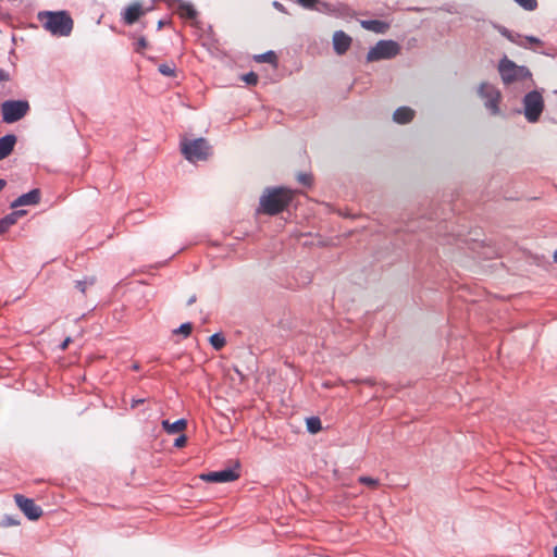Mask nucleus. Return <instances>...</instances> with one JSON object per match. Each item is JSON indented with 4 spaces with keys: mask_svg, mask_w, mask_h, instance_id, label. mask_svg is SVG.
I'll return each instance as SVG.
<instances>
[{
    "mask_svg": "<svg viewBox=\"0 0 557 557\" xmlns=\"http://www.w3.org/2000/svg\"><path fill=\"white\" fill-rule=\"evenodd\" d=\"M295 191L285 187L267 188L260 198L259 212L275 215L284 211L294 199Z\"/></svg>",
    "mask_w": 557,
    "mask_h": 557,
    "instance_id": "1",
    "label": "nucleus"
},
{
    "mask_svg": "<svg viewBox=\"0 0 557 557\" xmlns=\"http://www.w3.org/2000/svg\"><path fill=\"white\" fill-rule=\"evenodd\" d=\"M38 20L54 36H69L73 29V20L65 11L40 12Z\"/></svg>",
    "mask_w": 557,
    "mask_h": 557,
    "instance_id": "2",
    "label": "nucleus"
},
{
    "mask_svg": "<svg viewBox=\"0 0 557 557\" xmlns=\"http://www.w3.org/2000/svg\"><path fill=\"white\" fill-rule=\"evenodd\" d=\"M498 72L504 84L509 85L515 82L524 81L531 77L528 67L518 65L513 61L504 57L498 64Z\"/></svg>",
    "mask_w": 557,
    "mask_h": 557,
    "instance_id": "3",
    "label": "nucleus"
},
{
    "mask_svg": "<svg viewBox=\"0 0 557 557\" xmlns=\"http://www.w3.org/2000/svg\"><path fill=\"white\" fill-rule=\"evenodd\" d=\"M401 47L394 40H380L367 53V62L389 60L400 53Z\"/></svg>",
    "mask_w": 557,
    "mask_h": 557,
    "instance_id": "4",
    "label": "nucleus"
},
{
    "mask_svg": "<svg viewBox=\"0 0 557 557\" xmlns=\"http://www.w3.org/2000/svg\"><path fill=\"white\" fill-rule=\"evenodd\" d=\"M182 153L190 162L207 160L211 154V147L203 138L183 140Z\"/></svg>",
    "mask_w": 557,
    "mask_h": 557,
    "instance_id": "5",
    "label": "nucleus"
},
{
    "mask_svg": "<svg viewBox=\"0 0 557 557\" xmlns=\"http://www.w3.org/2000/svg\"><path fill=\"white\" fill-rule=\"evenodd\" d=\"M14 500L17 507L29 520H38L42 516V509L30 498L16 494Z\"/></svg>",
    "mask_w": 557,
    "mask_h": 557,
    "instance_id": "6",
    "label": "nucleus"
},
{
    "mask_svg": "<svg viewBox=\"0 0 557 557\" xmlns=\"http://www.w3.org/2000/svg\"><path fill=\"white\" fill-rule=\"evenodd\" d=\"M479 97L484 104H498L502 100V94L499 89L490 83H482L478 88Z\"/></svg>",
    "mask_w": 557,
    "mask_h": 557,
    "instance_id": "7",
    "label": "nucleus"
},
{
    "mask_svg": "<svg viewBox=\"0 0 557 557\" xmlns=\"http://www.w3.org/2000/svg\"><path fill=\"white\" fill-rule=\"evenodd\" d=\"M200 478L203 481L207 482H216V483H224V482H233L239 478V474L231 469H224L221 471H214L201 474Z\"/></svg>",
    "mask_w": 557,
    "mask_h": 557,
    "instance_id": "8",
    "label": "nucleus"
},
{
    "mask_svg": "<svg viewBox=\"0 0 557 557\" xmlns=\"http://www.w3.org/2000/svg\"><path fill=\"white\" fill-rule=\"evenodd\" d=\"M29 107H2V119L5 123L11 124L23 119Z\"/></svg>",
    "mask_w": 557,
    "mask_h": 557,
    "instance_id": "9",
    "label": "nucleus"
},
{
    "mask_svg": "<svg viewBox=\"0 0 557 557\" xmlns=\"http://www.w3.org/2000/svg\"><path fill=\"white\" fill-rule=\"evenodd\" d=\"M351 45V38L343 30H337L333 35V46L337 54H344Z\"/></svg>",
    "mask_w": 557,
    "mask_h": 557,
    "instance_id": "10",
    "label": "nucleus"
},
{
    "mask_svg": "<svg viewBox=\"0 0 557 557\" xmlns=\"http://www.w3.org/2000/svg\"><path fill=\"white\" fill-rule=\"evenodd\" d=\"M40 190L39 189H33L26 194H23L18 198H16L12 203L11 208H17L22 206H34L37 205L40 201Z\"/></svg>",
    "mask_w": 557,
    "mask_h": 557,
    "instance_id": "11",
    "label": "nucleus"
},
{
    "mask_svg": "<svg viewBox=\"0 0 557 557\" xmlns=\"http://www.w3.org/2000/svg\"><path fill=\"white\" fill-rule=\"evenodd\" d=\"M145 14V11L139 2H134L129 4L123 14V20L127 25H133L136 23L141 15Z\"/></svg>",
    "mask_w": 557,
    "mask_h": 557,
    "instance_id": "12",
    "label": "nucleus"
},
{
    "mask_svg": "<svg viewBox=\"0 0 557 557\" xmlns=\"http://www.w3.org/2000/svg\"><path fill=\"white\" fill-rule=\"evenodd\" d=\"M16 141L17 138L13 134H8L0 138V161L13 152Z\"/></svg>",
    "mask_w": 557,
    "mask_h": 557,
    "instance_id": "13",
    "label": "nucleus"
},
{
    "mask_svg": "<svg viewBox=\"0 0 557 557\" xmlns=\"http://www.w3.org/2000/svg\"><path fill=\"white\" fill-rule=\"evenodd\" d=\"M24 214H26V211L25 210H17V211H14L8 215H5L4 218H2L0 220V235L4 234L5 232H8V230L14 225L17 220L23 216Z\"/></svg>",
    "mask_w": 557,
    "mask_h": 557,
    "instance_id": "14",
    "label": "nucleus"
},
{
    "mask_svg": "<svg viewBox=\"0 0 557 557\" xmlns=\"http://www.w3.org/2000/svg\"><path fill=\"white\" fill-rule=\"evenodd\" d=\"M360 24L364 29L376 34H384L389 28V25L386 22L380 20H363Z\"/></svg>",
    "mask_w": 557,
    "mask_h": 557,
    "instance_id": "15",
    "label": "nucleus"
},
{
    "mask_svg": "<svg viewBox=\"0 0 557 557\" xmlns=\"http://www.w3.org/2000/svg\"><path fill=\"white\" fill-rule=\"evenodd\" d=\"M414 116L413 110L410 107H398V109L394 112L393 119L395 122L399 124H405L410 122Z\"/></svg>",
    "mask_w": 557,
    "mask_h": 557,
    "instance_id": "16",
    "label": "nucleus"
},
{
    "mask_svg": "<svg viewBox=\"0 0 557 557\" xmlns=\"http://www.w3.org/2000/svg\"><path fill=\"white\" fill-rule=\"evenodd\" d=\"M176 2H177L176 10L181 17L194 20L197 16V11L190 3L185 2L183 0H177Z\"/></svg>",
    "mask_w": 557,
    "mask_h": 557,
    "instance_id": "17",
    "label": "nucleus"
},
{
    "mask_svg": "<svg viewBox=\"0 0 557 557\" xmlns=\"http://www.w3.org/2000/svg\"><path fill=\"white\" fill-rule=\"evenodd\" d=\"M161 424L164 431L169 434L181 433L187 428V421L185 419H180L173 423L169 420H163Z\"/></svg>",
    "mask_w": 557,
    "mask_h": 557,
    "instance_id": "18",
    "label": "nucleus"
},
{
    "mask_svg": "<svg viewBox=\"0 0 557 557\" xmlns=\"http://www.w3.org/2000/svg\"><path fill=\"white\" fill-rule=\"evenodd\" d=\"M542 111L543 107H524V115L529 122H536Z\"/></svg>",
    "mask_w": 557,
    "mask_h": 557,
    "instance_id": "19",
    "label": "nucleus"
},
{
    "mask_svg": "<svg viewBox=\"0 0 557 557\" xmlns=\"http://www.w3.org/2000/svg\"><path fill=\"white\" fill-rule=\"evenodd\" d=\"M523 104H543V96L540 91L534 90L524 96Z\"/></svg>",
    "mask_w": 557,
    "mask_h": 557,
    "instance_id": "20",
    "label": "nucleus"
},
{
    "mask_svg": "<svg viewBox=\"0 0 557 557\" xmlns=\"http://www.w3.org/2000/svg\"><path fill=\"white\" fill-rule=\"evenodd\" d=\"M307 429L312 434L318 433L322 429L321 420L315 417L307 419Z\"/></svg>",
    "mask_w": 557,
    "mask_h": 557,
    "instance_id": "21",
    "label": "nucleus"
},
{
    "mask_svg": "<svg viewBox=\"0 0 557 557\" xmlns=\"http://www.w3.org/2000/svg\"><path fill=\"white\" fill-rule=\"evenodd\" d=\"M210 344L215 350H220L225 346V338L221 334H213L209 338Z\"/></svg>",
    "mask_w": 557,
    "mask_h": 557,
    "instance_id": "22",
    "label": "nucleus"
},
{
    "mask_svg": "<svg viewBox=\"0 0 557 557\" xmlns=\"http://www.w3.org/2000/svg\"><path fill=\"white\" fill-rule=\"evenodd\" d=\"M159 72L168 77H174L176 75V70L174 64L164 63L159 66Z\"/></svg>",
    "mask_w": 557,
    "mask_h": 557,
    "instance_id": "23",
    "label": "nucleus"
},
{
    "mask_svg": "<svg viewBox=\"0 0 557 557\" xmlns=\"http://www.w3.org/2000/svg\"><path fill=\"white\" fill-rule=\"evenodd\" d=\"M256 59L259 62H267L271 64H276L277 61L276 54L273 51H268L263 54H260Z\"/></svg>",
    "mask_w": 557,
    "mask_h": 557,
    "instance_id": "24",
    "label": "nucleus"
},
{
    "mask_svg": "<svg viewBox=\"0 0 557 557\" xmlns=\"http://www.w3.org/2000/svg\"><path fill=\"white\" fill-rule=\"evenodd\" d=\"M521 8L528 11H533L537 7L536 0H515Z\"/></svg>",
    "mask_w": 557,
    "mask_h": 557,
    "instance_id": "25",
    "label": "nucleus"
},
{
    "mask_svg": "<svg viewBox=\"0 0 557 557\" xmlns=\"http://www.w3.org/2000/svg\"><path fill=\"white\" fill-rule=\"evenodd\" d=\"M193 331V324L187 322L183 323L177 330L174 331L175 334H182L185 337L189 336Z\"/></svg>",
    "mask_w": 557,
    "mask_h": 557,
    "instance_id": "26",
    "label": "nucleus"
},
{
    "mask_svg": "<svg viewBox=\"0 0 557 557\" xmlns=\"http://www.w3.org/2000/svg\"><path fill=\"white\" fill-rule=\"evenodd\" d=\"M336 16L348 17L351 16V10L346 5H339L336 9L332 10Z\"/></svg>",
    "mask_w": 557,
    "mask_h": 557,
    "instance_id": "27",
    "label": "nucleus"
},
{
    "mask_svg": "<svg viewBox=\"0 0 557 557\" xmlns=\"http://www.w3.org/2000/svg\"><path fill=\"white\" fill-rule=\"evenodd\" d=\"M358 481L361 484L368 485L371 488H376L379 486V480L370 478V476H360Z\"/></svg>",
    "mask_w": 557,
    "mask_h": 557,
    "instance_id": "28",
    "label": "nucleus"
},
{
    "mask_svg": "<svg viewBox=\"0 0 557 557\" xmlns=\"http://www.w3.org/2000/svg\"><path fill=\"white\" fill-rule=\"evenodd\" d=\"M297 180L300 184L310 186L312 184V176L308 173H299Z\"/></svg>",
    "mask_w": 557,
    "mask_h": 557,
    "instance_id": "29",
    "label": "nucleus"
},
{
    "mask_svg": "<svg viewBox=\"0 0 557 557\" xmlns=\"http://www.w3.org/2000/svg\"><path fill=\"white\" fill-rule=\"evenodd\" d=\"M242 79L247 83L248 85H256L258 82V75L253 72H250L248 74H245Z\"/></svg>",
    "mask_w": 557,
    "mask_h": 557,
    "instance_id": "30",
    "label": "nucleus"
},
{
    "mask_svg": "<svg viewBox=\"0 0 557 557\" xmlns=\"http://www.w3.org/2000/svg\"><path fill=\"white\" fill-rule=\"evenodd\" d=\"M300 5L306 9H313L318 3V0H296Z\"/></svg>",
    "mask_w": 557,
    "mask_h": 557,
    "instance_id": "31",
    "label": "nucleus"
},
{
    "mask_svg": "<svg viewBox=\"0 0 557 557\" xmlns=\"http://www.w3.org/2000/svg\"><path fill=\"white\" fill-rule=\"evenodd\" d=\"M147 46H148L147 40L144 37H141L138 39V41L136 44V51L141 52L144 49L147 48Z\"/></svg>",
    "mask_w": 557,
    "mask_h": 557,
    "instance_id": "32",
    "label": "nucleus"
},
{
    "mask_svg": "<svg viewBox=\"0 0 557 557\" xmlns=\"http://www.w3.org/2000/svg\"><path fill=\"white\" fill-rule=\"evenodd\" d=\"M187 443V437L185 435H181L180 437H177L174 442V446L177 447V448H182L186 445Z\"/></svg>",
    "mask_w": 557,
    "mask_h": 557,
    "instance_id": "33",
    "label": "nucleus"
},
{
    "mask_svg": "<svg viewBox=\"0 0 557 557\" xmlns=\"http://www.w3.org/2000/svg\"><path fill=\"white\" fill-rule=\"evenodd\" d=\"M75 287L82 292L83 294H85L86 292V288H87V282L86 281H77L76 284H75Z\"/></svg>",
    "mask_w": 557,
    "mask_h": 557,
    "instance_id": "34",
    "label": "nucleus"
},
{
    "mask_svg": "<svg viewBox=\"0 0 557 557\" xmlns=\"http://www.w3.org/2000/svg\"><path fill=\"white\" fill-rule=\"evenodd\" d=\"M0 81H2V82L9 81V74L4 70H0Z\"/></svg>",
    "mask_w": 557,
    "mask_h": 557,
    "instance_id": "35",
    "label": "nucleus"
},
{
    "mask_svg": "<svg viewBox=\"0 0 557 557\" xmlns=\"http://www.w3.org/2000/svg\"><path fill=\"white\" fill-rule=\"evenodd\" d=\"M145 399H133L132 400V404H131V407L132 408H136L137 406L144 404Z\"/></svg>",
    "mask_w": 557,
    "mask_h": 557,
    "instance_id": "36",
    "label": "nucleus"
},
{
    "mask_svg": "<svg viewBox=\"0 0 557 557\" xmlns=\"http://www.w3.org/2000/svg\"><path fill=\"white\" fill-rule=\"evenodd\" d=\"M527 40H528L529 42H531V44H536V45H541V44H542V42H541V40H540L539 38H536V37H532V36L527 37Z\"/></svg>",
    "mask_w": 557,
    "mask_h": 557,
    "instance_id": "37",
    "label": "nucleus"
},
{
    "mask_svg": "<svg viewBox=\"0 0 557 557\" xmlns=\"http://www.w3.org/2000/svg\"><path fill=\"white\" fill-rule=\"evenodd\" d=\"M2 104L11 106V104H28V103L27 102H23V101L8 100V101H4Z\"/></svg>",
    "mask_w": 557,
    "mask_h": 557,
    "instance_id": "38",
    "label": "nucleus"
},
{
    "mask_svg": "<svg viewBox=\"0 0 557 557\" xmlns=\"http://www.w3.org/2000/svg\"><path fill=\"white\" fill-rule=\"evenodd\" d=\"M70 342H71L70 337L65 338L64 342L61 344V349L65 350L67 348Z\"/></svg>",
    "mask_w": 557,
    "mask_h": 557,
    "instance_id": "39",
    "label": "nucleus"
},
{
    "mask_svg": "<svg viewBox=\"0 0 557 557\" xmlns=\"http://www.w3.org/2000/svg\"><path fill=\"white\" fill-rule=\"evenodd\" d=\"M552 119L557 123V107H553Z\"/></svg>",
    "mask_w": 557,
    "mask_h": 557,
    "instance_id": "40",
    "label": "nucleus"
},
{
    "mask_svg": "<svg viewBox=\"0 0 557 557\" xmlns=\"http://www.w3.org/2000/svg\"><path fill=\"white\" fill-rule=\"evenodd\" d=\"M7 182L3 178H0V191L5 187Z\"/></svg>",
    "mask_w": 557,
    "mask_h": 557,
    "instance_id": "41",
    "label": "nucleus"
},
{
    "mask_svg": "<svg viewBox=\"0 0 557 557\" xmlns=\"http://www.w3.org/2000/svg\"><path fill=\"white\" fill-rule=\"evenodd\" d=\"M195 301H196V296H193V297H190V299L188 300L187 305H188V306H190V305H193Z\"/></svg>",
    "mask_w": 557,
    "mask_h": 557,
    "instance_id": "42",
    "label": "nucleus"
},
{
    "mask_svg": "<svg viewBox=\"0 0 557 557\" xmlns=\"http://www.w3.org/2000/svg\"><path fill=\"white\" fill-rule=\"evenodd\" d=\"M491 109H492V114H496L498 111V107H496V106L491 107Z\"/></svg>",
    "mask_w": 557,
    "mask_h": 557,
    "instance_id": "43",
    "label": "nucleus"
},
{
    "mask_svg": "<svg viewBox=\"0 0 557 557\" xmlns=\"http://www.w3.org/2000/svg\"><path fill=\"white\" fill-rule=\"evenodd\" d=\"M8 524L9 525H16V524H18V522L15 521V520H9Z\"/></svg>",
    "mask_w": 557,
    "mask_h": 557,
    "instance_id": "44",
    "label": "nucleus"
},
{
    "mask_svg": "<svg viewBox=\"0 0 557 557\" xmlns=\"http://www.w3.org/2000/svg\"><path fill=\"white\" fill-rule=\"evenodd\" d=\"M274 7L277 8V9H281L282 4H280L278 2H274Z\"/></svg>",
    "mask_w": 557,
    "mask_h": 557,
    "instance_id": "45",
    "label": "nucleus"
},
{
    "mask_svg": "<svg viewBox=\"0 0 557 557\" xmlns=\"http://www.w3.org/2000/svg\"><path fill=\"white\" fill-rule=\"evenodd\" d=\"M163 25H164V24H163V22H162V21H160V22L158 23V28L163 27Z\"/></svg>",
    "mask_w": 557,
    "mask_h": 557,
    "instance_id": "46",
    "label": "nucleus"
},
{
    "mask_svg": "<svg viewBox=\"0 0 557 557\" xmlns=\"http://www.w3.org/2000/svg\"><path fill=\"white\" fill-rule=\"evenodd\" d=\"M554 557H557V546L554 548Z\"/></svg>",
    "mask_w": 557,
    "mask_h": 557,
    "instance_id": "47",
    "label": "nucleus"
},
{
    "mask_svg": "<svg viewBox=\"0 0 557 557\" xmlns=\"http://www.w3.org/2000/svg\"><path fill=\"white\" fill-rule=\"evenodd\" d=\"M554 260L557 262V250L554 253Z\"/></svg>",
    "mask_w": 557,
    "mask_h": 557,
    "instance_id": "48",
    "label": "nucleus"
},
{
    "mask_svg": "<svg viewBox=\"0 0 557 557\" xmlns=\"http://www.w3.org/2000/svg\"><path fill=\"white\" fill-rule=\"evenodd\" d=\"M323 7L329 10V5L326 3H323Z\"/></svg>",
    "mask_w": 557,
    "mask_h": 557,
    "instance_id": "49",
    "label": "nucleus"
}]
</instances>
